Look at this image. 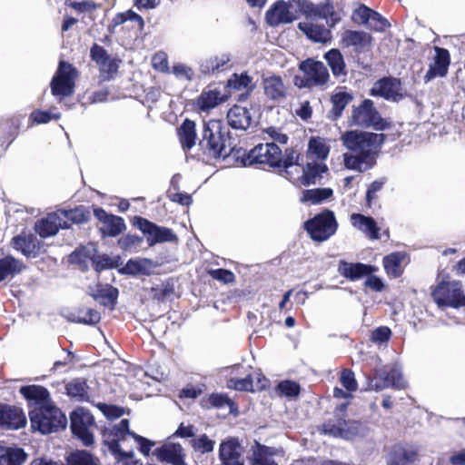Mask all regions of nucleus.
<instances>
[{
	"label": "nucleus",
	"instance_id": "nucleus-1",
	"mask_svg": "<svg viewBox=\"0 0 465 465\" xmlns=\"http://www.w3.org/2000/svg\"><path fill=\"white\" fill-rule=\"evenodd\" d=\"M237 160L243 166L256 165L262 169H278L288 172L290 167L302 164V153L294 147L286 148L284 153L275 143H259L250 151L237 152Z\"/></svg>",
	"mask_w": 465,
	"mask_h": 465
},
{
	"label": "nucleus",
	"instance_id": "nucleus-2",
	"mask_svg": "<svg viewBox=\"0 0 465 465\" xmlns=\"http://www.w3.org/2000/svg\"><path fill=\"white\" fill-rule=\"evenodd\" d=\"M199 146L208 159H225L234 149L229 131L218 121L204 124Z\"/></svg>",
	"mask_w": 465,
	"mask_h": 465
},
{
	"label": "nucleus",
	"instance_id": "nucleus-3",
	"mask_svg": "<svg viewBox=\"0 0 465 465\" xmlns=\"http://www.w3.org/2000/svg\"><path fill=\"white\" fill-rule=\"evenodd\" d=\"M28 414L32 430L44 435L64 430L67 425L65 414L53 401L34 406Z\"/></svg>",
	"mask_w": 465,
	"mask_h": 465
},
{
	"label": "nucleus",
	"instance_id": "nucleus-4",
	"mask_svg": "<svg viewBox=\"0 0 465 465\" xmlns=\"http://www.w3.org/2000/svg\"><path fill=\"white\" fill-rule=\"evenodd\" d=\"M302 76L295 75L293 84L299 89H312L328 85L331 76L326 65L314 58H307L298 64Z\"/></svg>",
	"mask_w": 465,
	"mask_h": 465
},
{
	"label": "nucleus",
	"instance_id": "nucleus-5",
	"mask_svg": "<svg viewBox=\"0 0 465 465\" xmlns=\"http://www.w3.org/2000/svg\"><path fill=\"white\" fill-rule=\"evenodd\" d=\"M350 124L361 128H373L385 131L391 128V123L383 118L371 99H364L358 106H353Z\"/></svg>",
	"mask_w": 465,
	"mask_h": 465
},
{
	"label": "nucleus",
	"instance_id": "nucleus-6",
	"mask_svg": "<svg viewBox=\"0 0 465 465\" xmlns=\"http://www.w3.org/2000/svg\"><path fill=\"white\" fill-rule=\"evenodd\" d=\"M338 226L334 213L327 208L303 223V229L307 232L310 238L317 242H323L329 240L336 233Z\"/></svg>",
	"mask_w": 465,
	"mask_h": 465
},
{
	"label": "nucleus",
	"instance_id": "nucleus-7",
	"mask_svg": "<svg viewBox=\"0 0 465 465\" xmlns=\"http://www.w3.org/2000/svg\"><path fill=\"white\" fill-rule=\"evenodd\" d=\"M134 431L130 430L129 420L123 419L118 424L111 428L104 427L101 430L103 443L107 446L110 452L118 460H130L134 457L133 450L124 451L120 448V442L126 440L127 436L132 437Z\"/></svg>",
	"mask_w": 465,
	"mask_h": 465
},
{
	"label": "nucleus",
	"instance_id": "nucleus-8",
	"mask_svg": "<svg viewBox=\"0 0 465 465\" xmlns=\"http://www.w3.org/2000/svg\"><path fill=\"white\" fill-rule=\"evenodd\" d=\"M77 77L78 71L72 64L60 61L50 83L52 94L58 98L59 101L72 96L74 93Z\"/></svg>",
	"mask_w": 465,
	"mask_h": 465
},
{
	"label": "nucleus",
	"instance_id": "nucleus-9",
	"mask_svg": "<svg viewBox=\"0 0 465 465\" xmlns=\"http://www.w3.org/2000/svg\"><path fill=\"white\" fill-rule=\"evenodd\" d=\"M341 140L348 150L358 153H367L368 157H372V148L375 145H381L386 140V134L351 130L345 132Z\"/></svg>",
	"mask_w": 465,
	"mask_h": 465
},
{
	"label": "nucleus",
	"instance_id": "nucleus-10",
	"mask_svg": "<svg viewBox=\"0 0 465 465\" xmlns=\"http://www.w3.org/2000/svg\"><path fill=\"white\" fill-rule=\"evenodd\" d=\"M431 297L438 306L465 307V292L460 281H440L431 290Z\"/></svg>",
	"mask_w": 465,
	"mask_h": 465
},
{
	"label": "nucleus",
	"instance_id": "nucleus-11",
	"mask_svg": "<svg viewBox=\"0 0 465 465\" xmlns=\"http://www.w3.org/2000/svg\"><path fill=\"white\" fill-rule=\"evenodd\" d=\"M294 0H276L265 12V22L272 27L292 24L300 17Z\"/></svg>",
	"mask_w": 465,
	"mask_h": 465
},
{
	"label": "nucleus",
	"instance_id": "nucleus-12",
	"mask_svg": "<svg viewBox=\"0 0 465 465\" xmlns=\"http://www.w3.org/2000/svg\"><path fill=\"white\" fill-rule=\"evenodd\" d=\"M94 425V418L91 412L83 407H78L70 413V428L72 434L80 440L84 446L94 442L90 428Z\"/></svg>",
	"mask_w": 465,
	"mask_h": 465
},
{
	"label": "nucleus",
	"instance_id": "nucleus-13",
	"mask_svg": "<svg viewBox=\"0 0 465 465\" xmlns=\"http://www.w3.org/2000/svg\"><path fill=\"white\" fill-rule=\"evenodd\" d=\"M361 423L353 420H346L344 416L335 415V419H329L318 427V430L324 435L333 438L351 439L360 433Z\"/></svg>",
	"mask_w": 465,
	"mask_h": 465
},
{
	"label": "nucleus",
	"instance_id": "nucleus-14",
	"mask_svg": "<svg viewBox=\"0 0 465 465\" xmlns=\"http://www.w3.org/2000/svg\"><path fill=\"white\" fill-rule=\"evenodd\" d=\"M294 2L296 7L307 18L325 19L327 25L331 27L334 26L341 20L331 0H325L318 5H314L310 0H294Z\"/></svg>",
	"mask_w": 465,
	"mask_h": 465
},
{
	"label": "nucleus",
	"instance_id": "nucleus-15",
	"mask_svg": "<svg viewBox=\"0 0 465 465\" xmlns=\"http://www.w3.org/2000/svg\"><path fill=\"white\" fill-rule=\"evenodd\" d=\"M132 224L145 235L150 246L161 242H173L177 239L172 229L158 226L156 223L139 215L133 218Z\"/></svg>",
	"mask_w": 465,
	"mask_h": 465
},
{
	"label": "nucleus",
	"instance_id": "nucleus-16",
	"mask_svg": "<svg viewBox=\"0 0 465 465\" xmlns=\"http://www.w3.org/2000/svg\"><path fill=\"white\" fill-rule=\"evenodd\" d=\"M90 57L99 69L101 82H108L115 77L121 64L120 59L111 57L103 46L95 43L90 48Z\"/></svg>",
	"mask_w": 465,
	"mask_h": 465
},
{
	"label": "nucleus",
	"instance_id": "nucleus-17",
	"mask_svg": "<svg viewBox=\"0 0 465 465\" xmlns=\"http://www.w3.org/2000/svg\"><path fill=\"white\" fill-rule=\"evenodd\" d=\"M94 217L102 223L98 231L103 238L117 237L126 230L123 217L107 213L104 208L93 206Z\"/></svg>",
	"mask_w": 465,
	"mask_h": 465
},
{
	"label": "nucleus",
	"instance_id": "nucleus-18",
	"mask_svg": "<svg viewBox=\"0 0 465 465\" xmlns=\"http://www.w3.org/2000/svg\"><path fill=\"white\" fill-rule=\"evenodd\" d=\"M370 94L387 101L399 102L404 97L401 80L393 76H383L373 84Z\"/></svg>",
	"mask_w": 465,
	"mask_h": 465
},
{
	"label": "nucleus",
	"instance_id": "nucleus-19",
	"mask_svg": "<svg viewBox=\"0 0 465 465\" xmlns=\"http://www.w3.org/2000/svg\"><path fill=\"white\" fill-rule=\"evenodd\" d=\"M420 460L419 448L411 443L393 444L386 457V465H413Z\"/></svg>",
	"mask_w": 465,
	"mask_h": 465
},
{
	"label": "nucleus",
	"instance_id": "nucleus-20",
	"mask_svg": "<svg viewBox=\"0 0 465 465\" xmlns=\"http://www.w3.org/2000/svg\"><path fill=\"white\" fill-rule=\"evenodd\" d=\"M352 20L359 24L366 25L374 32H384L391 26L389 21L379 12L361 4L352 13Z\"/></svg>",
	"mask_w": 465,
	"mask_h": 465
},
{
	"label": "nucleus",
	"instance_id": "nucleus-21",
	"mask_svg": "<svg viewBox=\"0 0 465 465\" xmlns=\"http://www.w3.org/2000/svg\"><path fill=\"white\" fill-rule=\"evenodd\" d=\"M26 423V416L22 408L0 403V428L16 430L25 428Z\"/></svg>",
	"mask_w": 465,
	"mask_h": 465
},
{
	"label": "nucleus",
	"instance_id": "nucleus-22",
	"mask_svg": "<svg viewBox=\"0 0 465 465\" xmlns=\"http://www.w3.org/2000/svg\"><path fill=\"white\" fill-rule=\"evenodd\" d=\"M433 61L429 64V69L424 74L423 80L429 83L437 77H445L448 74L450 64V54L448 49L435 46Z\"/></svg>",
	"mask_w": 465,
	"mask_h": 465
},
{
	"label": "nucleus",
	"instance_id": "nucleus-23",
	"mask_svg": "<svg viewBox=\"0 0 465 465\" xmlns=\"http://www.w3.org/2000/svg\"><path fill=\"white\" fill-rule=\"evenodd\" d=\"M70 228V223L63 221L60 211L48 213L35 223V231L42 238H47L55 235L59 229Z\"/></svg>",
	"mask_w": 465,
	"mask_h": 465
},
{
	"label": "nucleus",
	"instance_id": "nucleus-24",
	"mask_svg": "<svg viewBox=\"0 0 465 465\" xmlns=\"http://www.w3.org/2000/svg\"><path fill=\"white\" fill-rule=\"evenodd\" d=\"M371 34L358 30H345L341 34V45L343 48L353 47L356 53L367 51L372 45Z\"/></svg>",
	"mask_w": 465,
	"mask_h": 465
},
{
	"label": "nucleus",
	"instance_id": "nucleus-25",
	"mask_svg": "<svg viewBox=\"0 0 465 465\" xmlns=\"http://www.w3.org/2000/svg\"><path fill=\"white\" fill-rule=\"evenodd\" d=\"M11 246L27 258L36 257L41 252L42 242L33 233H21L11 239Z\"/></svg>",
	"mask_w": 465,
	"mask_h": 465
},
{
	"label": "nucleus",
	"instance_id": "nucleus-26",
	"mask_svg": "<svg viewBox=\"0 0 465 465\" xmlns=\"http://www.w3.org/2000/svg\"><path fill=\"white\" fill-rule=\"evenodd\" d=\"M377 268L371 264L362 262H349L341 260L338 264L339 273L345 279L355 282L376 272Z\"/></svg>",
	"mask_w": 465,
	"mask_h": 465
},
{
	"label": "nucleus",
	"instance_id": "nucleus-27",
	"mask_svg": "<svg viewBox=\"0 0 465 465\" xmlns=\"http://www.w3.org/2000/svg\"><path fill=\"white\" fill-rule=\"evenodd\" d=\"M240 449L241 445L236 438H230L223 441L219 448L222 465H244Z\"/></svg>",
	"mask_w": 465,
	"mask_h": 465
},
{
	"label": "nucleus",
	"instance_id": "nucleus-28",
	"mask_svg": "<svg viewBox=\"0 0 465 465\" xmlns=\"http://www.w3.org/2000/svg\"><path fill=\"white\" fill-rule=\"evenodd\" d=\"M90 295L100 305L114 310L117 303L119 290L109 283L98 282Z\"/></svg>",
	"mask_w": 465,
	"mask_h": 465
},
{
	"label": "nucleus",
	"instance_id": "nucleus-29",
	"mask_svg": "<svg viewBox=\"0 0 465 465\" xmlns=\"http://www.w3.org/2000/svg\"><path fill=\"white\" fill-rule=\"evenodd\" d=\"M155 455L162 462H167L172 465H186V454L180 443L163 445L155 450Z\"/></svg>",
	"mask_w": 465,
	"mask_h": 465
},
{
	"label": "nucleus",
	"instance_id": "nucleus-30",
	"mask_svg": "<svg viewBox=\"0 0 465 465\" xmlns=\"http://www.w3.org/2000/svg\"><path fill=\"white\" fill-rule=\"evenodd\" d=\"M265 96L273 102L280 103L287 97L288 87L280 75H271L262 80Z\"/></svg>",
	"mask_w": 465,
	"mask_h": 465
},
{
	"label": "nucleus",
	"instance_id": "nucleus-31",
	"mask_svg": "<svg viewBox=\"0 0 465 465\" xmlns=\"http://www.w3.org/2000/svg\"><path fill=\"white\" fill-rule=\"evenodd\" d=\"M374 381L372 386L376 391H381L389 387L400 390L403 389L405 385L401 373L396 369L377 371Z\"/></svg>",
	"mask_w": 465,
	"mask_h": 465
},
{
	"label": "nucleus",
	"instance_id": "nucleus-32",
	"mask_svg": "<svg viewBox=\"0 0 465 465\" xmlns=\"http://www.w3.org/2000/svg\"><path fill=\"white\" fill-rule=\"evenodd\" d=\"M19 392L29 405L42 406L52 401L49 391L41 385H25L19 389Z\"/></svg>",
	"mask_w": 465,
	"mask_h": 465
},
{
	"label": "nucleus",
	"instance_id": "nucleus-33",
	"mask_svg": "<svg viewBox=\"0 0 465 465\" xmlns=\"http://www.w3.org/2000/svg\"><path fill=\"white\" fill-rule=\"evenodd\" d=\"M302 159L304 156L302 154ZM302 168V174L300 178L301 183L304 186H309L311 184H315L317 180L322 178V173L328 172V166L320 162L307 161L304 163L302 160V164L301 165Z\"/></svg>",
	"mask_w": 465,
	"mask_h": 465
},
{
	"label": "nucleus",
	"instance_id": "nucleus-34",
	"mask_svg": "<svg viewBox=\"0 0 465 465\" xmlns=\"http://www.w3.org/2000/svg\"><path fill=\"white\" fill-rule=\"evenodd\" d=\"M252 463L253 465H278L274 457L279 454V450L254 441L252 446Z\"/></svg>",
	"mask_w": 465,
	"mask_h": 465
},
{
	"label": "nucleus",
	"instance_id": "nucleus-35",
	"mask_svg": "<svg viewBox=\"0 0 465 465\" xmlns=\"http://www.w3.org/2000/svg\"><path fill=\"white\" fill-rule=\"evenodd\" d=\"M25 268L26 266L22 260L11 254L0 258V283L22 273Z\"/></svg>",
	"mask_w": 465,
	"mask_h": 465
},
{
	"label": "nucleus",
	"instance_id": "nucleus-36",
	"mask_svg": "<svg viewBox=\"0 0 465 465\" xmlns=\"http://www.w3.org/2000/svg\"><path fill=\"white\" fill-rule=\"evenodd\" d=\"M228 124L233 129L247 130L252 124V114L246 107L234 104L227 113Z\"/></svg>",
	"mask_w": 465,
	"mask_h": 465
},
{
	"label": "nucleus",
	"instance_id": "nucleus-37",
	"mask_svg": "<svg viewBox=\"0 0 465 465\" xmlns=\"http://www.w3.org/2000/svg\"><path fill=\"white\" fill-rule=\"evenodd\" d=\"M351 223L357 229L364 232L369 239H380V227L371 216H365L361 213H352Z\"/></svg>",
	"mask_w": 465,
	"mask_h": 465
},
{
	"label": "nucleus",
	"instance_id": "nucleus-38",
	"mask_svg": "<svg viewBox=\"0 0 465 465\" xmlns=\"http://www.w3.org/2000/svg\"><path fill=\"white\" fill-rule=\"evenodd\" d=\"M227 97L218 89H203L195 101V105L201 112H208L220 104L225 102Z\"/></svg>",
	"mask_w": 465,
	"mask_h": 465
},
{
	"label": "nucleus",
	"instance_id": "nucleus-39",
	"mask_svg": "<svg viewBox=\"0 0 465 465\" xmlns=\"http://www.w3.org/2000/svg\"><path fill=\"white\" fill-rule=\"evenodd\" d=\"M200 404L202 408L210 410L213 408L221 409L228 406L230 412H237L238 405L226 393H211L202 398Z\"/></svg>",
	"mask_w": 465,
	"mask_h": 465
},
{
	"label": "nucleus",
	"instance_id": "nucleus-40",
	"mask_svg": "<svg viewBox=\"0 0 465 465\" xmlns=\"http://www.w3.org/2000/svg\"><path fill=\"white\" fill-rule=\"evenodd\" d=\"M298 28L312 42L326 44L331 40V32L324 25L299 23Z\"/></svg>",
	"mask_w": 465,
	"mask_h": 465
},
{
	"label": "nucleus",
	"instance_id": "nucleus-41",
	"mask_svg": "<svg viewBox=\"0 0 465 465\" xmlns=\"http://www.w3.org/2000/svg\"><path fill=\"white\" fill-rule=\"evenodd\" d=\"M353 100V95L346 91H338L331 95V109L328 118L336 121L342 115L344 109Z\"/></svg>",
	"mask_w": 465,
	"mask_h": 465
},
{
	"label": "nucleus",
	"instance_id": "nucleus-42",
	"mask_svg": "<svg viewBox=\"0 0 465 465\" xmlns=\"http://www.w3.org/2000/svg\"><path fill=\"white\" fill-rule=\"evenodd\" d=\"M231 58L228 54L215 55L200 64V72L204 75H215L228 68Z\"/></svg>",
	"mask_w": 465,
	"mask_h": 465
},
{
	"label": "nucleus",
	"instance_id": "nucleus-43",
	"mask_svg": "<svg viewBox=\"0 0 465 465\" xmlns=\"http://www.w3.org/2000/svg\"><path fill=\"white\" fill-rule=\"evenodd\" d=\"M195 126L194 121L186 118L177 129V135L184 151H189L195 145L197 138Z\"/></svg>",
	"mask_w": 465,
	"mask_h": 465
},
{
	"label": "nucleus",
	"instance_id": "nucleus-44",
	"mask_svg": "<svg viewBox=\"0 0 465 465\" xmlns=\"http://www.w3.org/2000/svg\"><path fill=\"white\" fill-rule=\"evenodd\" d=\"M323 58L327 62L335 78L347 75L344 57L339 49L332 48L329 50L324 54Z\"/></svg>",
	"mask_w": 465,
	"mask_h": 465
},
{
	"label": "nucleus",
	"instance_id": "nucleus-45",
	"mask_svg": "<svg viewBox=\"0 0 465 465\" xmlns=\"http://www.w3.org/2000/svg\"><path fill=\"white\" fill-rule=\"evenodd\" d=\"M154 264L150 259H130L121 270V272L128 275H150L153 272Z\"/></svg>",
	"mask_w": 465,
	"mask_h": 465
},
{
	"label": "nucleus",
	"instance_id": "nucleus-46",
	"mask_svg": "<svg viewBox=\"0 0 465 465\" xmlns=\"http://www.w3.org/2000/svg\"><path fill=\"white\" fill-rule=\"evenodd\" d=\"M68 320L74 323L84 325H95L101 321V314L97 310L92 308H77L71 312Z\"/></svg>",
	"mask_w": 465,
	"mask_h": 465
},
{
	"label": "nucleus",
	"instance_id": "nucleus-47",
	"mask_svg": "<svg viewBox=\"0 0 465 465\" xmlns=\"http://www.w3.org/2000/svg\"><path fill=\"white\" fill-rule=\"evenodd\" d=\"M27 458L28 454L22 448H0V465H23Z\"/></svg>",
	"mask_w": 465,
	"mask_h": 465
},
{
	"label": "nucleus",
	"instance_id": "nucleus-48",
	"mask_svg": "<svg viewBox=\"0 0 465 465\" xmlns=\"http://www.w3.org/2000/svg\"><path fill=\"white\" fill-rule=\"evenodd\" d=\"M62 219H66L67 223L81 224L89 222L91 218V213L87 207L84 205H78L74 209L69 210H59Z\"/></svg>",
	"mask_w": 465,
	"mask_h": 465
},
{
	"label": "nucleus",
	"instance_id": "nucleus-49",
	"mask_svg": "<svg viewBox=\"0 0 465 465\" xmlns=\"http://www.w3.org/2000/svg\"><path fill=\"white\" fill-rule=\"evenodd\" d=\"M330 153V146L325 143V141L317 136L312 137L308 143V150L306 157L314 156L316 160L320 162H323L328 158Z\"/></svg>",
	"mask_w": 465,
	"mask_h": 465
},
{
	"label": "nucleus",
	"instance_id": "nucleus-50",
	"mask_svg": "<svg viewBox=\"0 0 465 465\" xmlns=\"http://www.w3.org/2000/svg\"><path fill=\"white\" fill-rule=\"evenodd\" d=\"M127 20L134 21L137 23L139 30H143L144 28V20L143 18L136 14L134 11L129 9L123 13H117L111 23L108 25V31L112 34L114 32L115 27L124 24Z\"/></svg>",
	"mask_w": 465,
	"mask_h": 465
},
{
	"label": "nucleus",
	"instance_id": "nucleus-51",
	"mask_svg": "<svg viewBox=\"0 0 465 465\" xmlns=\"http://www.w3.org/2000/svg\"><path fill=\"white\" fill-rule=\"evenodd\" d=\"M66 393L71 398L84 401L88 400V385L84 380L74 379L65 385Z\"/></svg>",
	"mask_w": 465,
	"mask_h": 465
},
{
	"label": "nucleus",
	"instance_id": "nucleus-52",
	"mask_svg": "<svg viewBox=\"0 0 465 465\" xmlns=\"http://www.w3.org/2000/svg\"><path fill=\"white\" fill-rule=\"evenodd\" d=\"M226 86L234 91L253 90L254 84H252V77L246 72L242 74H232L227 80Z\"/></svg>",
	"mask_w": 465,
	"mask_h": 465
},
{
	"label": "nucleus",
	"instance_id": "nucleus-53",
	"mask_svg": "<svg viewBox=\"0 0 465 465\" xmlns=\"http://www.w3.org/2000/svg\"><path fill=\"white\" fill-rule=\"evenodd\" d=\"M344 165L349 170L362 172V163L368 164L371 167L374 164L373 157H368L367 153H358L355 155L344 153L343 155Z\"/></svg>",
	"mask_w": 465,
	"mask_h": 465
},
{
	"label": "nucleus",
	"instance_id": "nucleus-54",
	"mask_svg": "<svg viewBox=\"0 0 465 465\" xmlns=\"http://www.w3.org/2000/svg\"><path fill=\"white\" fill-rule=\"evenodd\" d=\"M403 256L400 252H392L383 258V266L386 272L393 277H400L402 273L401 261Z\"/></svg>",
	"mask_w": 465,
	"mask_h": 465
},
{
	"label": "nucleus",
	"instance_id": "nucleus-55",
	"mask_svg": "<svg viewBox=\"0 0 465 465\" xmlns=\"http://www.w3.org/2000/svg\"><path fill=\"white\" fill-rule=\"evenodd\" d=\"M332 194L333 191L331 188L308 189L303 192L302 201L318 204L331 198Z\"/></svg>",
	"mask_w": 465,
	"mask_h": 465
},
{
	"label": "nucleus",
	"instance_id": "nucleus-56",
	"mask_svg": "<svg viewBox=\"0 0 465 465\" xmlns=\"http://www.w3.org/2000/svg\"><path fill=\"white\" fill-rule=\"evenodd\" d=\"M276 394L280 397L292 398L299 396L301 386L298 382L291 380L280 381L275 387Z\"/></svg>",
	"mask_w": 465,
	"mask_h": 465
},
{
	"label": "nucleus",
	"instance_id": "nucleus-57",
	"mask_svg": "<svg viewBox=\"0 0 465 465\" xmlns=\"http://www.w3.org/2000/svg\"><path fill=\"white\" fill-rule=\"evenodd\" d=\"M66 461L68 465H97L93 455L84 450L71 452Z\"/></svg>",
	"mask_w": 465,
	"mask_h": 465
},
{
	"label": "nucleus",
	"instance_id": "nucleus-58",
	"mask_svg": "<svg viewBox=\"0 0 465 465\" xmlns=\"http://www.w3.org/2000/svg\"><path fill=\"white\" fill-rule=\"evenodd\" d=\"M254 379L252 374H248L245 378H231L227 381V388L239 391L254 392Z\"/></svg>",
	"mask_w": 465,
	"mask_h": 465
},
{
	"label": "nucleus",
	"instance_id": "nucleus-59",
	"mask_svg": "<svg viewBox=\"0 0 465 465\" xmlns=\"http://www.w3.org/2000/svg\"><path fill=\"white\" fill-rule=\"evenodd\" d=\"M174 293V287L173 283L163 282L161 285L152 287L150 294L152 298L157 302H164L168 297Z\"/></svg>",
	"mask_w": 465,
	"mask_h": 465
},
{
	"label": "nucleus",
	"instance_id": "nucleus-60",
	"mask_svg": "<svg viewBox=\"0 0 465 465\" xmlns=\"http://www.w3.org/2000/svg\"><path fill=\"white\" fill-rule=\"evenodd\" d=\"M215 441L211 440L206 434H202L198 438L191 440L192 448L200 453H209L213 450Z\"/></svg>",
	"mask_w": 465,
	"mask_h": 465
},
{
	"label": "nucleus",
	"instance_id": "nucleus-61",
	"mask_svg": "<svg viewBox=\"0 0 465 465\" xmlns=\"http://www.w3.org/2000/svg\"><path fill=\"white\" fill-rule=\"evenodd\" d=\"M206 272L213 280L218 281L223 284H230L235 282L234 273L228 269H209Z\"/></svg>",
	"mask_w": 465,
	"mask_h": 465
},
{
	"label": "nucleus",
	"instance_id": "nucleus-62",
	"mask_svg": "<svg viewBox=\"0 0 465 465\" xmlns=\"http://www.w3.org/2000/svg\"><path fill=\"white\" fill-rule=\"evenodd\" d=\"M386 183V179L373 181L368 187L365 197V204L368 208H371L372 204L377 201V193L380 192Z\"/></svg>",
	"mask_w": 465,
	"mask_h": 465
},
{
	"label": "nucleus",
	"instance_id": "nucleus-63",
	"mask_svg": "<svg viewBox=\"0 0 465 465\" xmlns=\"http://www.w3.org/2000/svg\"><path fill=\"white\" fill-rule=\"evenodd\" d=\"M340 381L349 392L355 391L358 389L354 372L350 369H342L340 375Z\"/></svg>",
	"mask_w": 465,
	"mask_h": 465
},
{
	"label": "nucleus",
	"instance_id": "nucleus-64",
	"mask_svg": "<svg viewBox=\"0 0 465 465\" xmlns=\"http://www.w3.org/2000/svg\"><path fill=\"white\" fill-rule=\"evenodd\" d=\"M143 242V238L134 234H125L117 241V244L123 251H130L137 248Z\"/></svg>",
	"mask_w": 465,
	"mask_h": 465
}]
</instances>
